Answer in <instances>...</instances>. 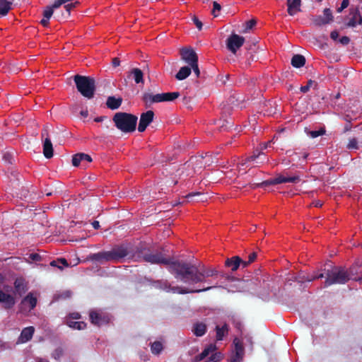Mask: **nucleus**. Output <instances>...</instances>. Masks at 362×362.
<instances>
[{
  "label": "nucleus",
  "mask_w": 362,
  "mask_h": 362,
  "mask_svg": "<svg viewBox=\"0 0 362 362\" xmlns=\"http://www.w3.org/2000/svg\"><path fill=\"white\" fill-rule=\"evenodd\" d=\"M219 287L217 284L212 286H208L206 287H202L200 288H191L185 286H172L167 281L163 282L161 285V288H163L165 291L168 293H177V294H188V293H202L204 291H209L214 288Z\"/></svg>",
  "instance_id": "nucleus-6"
},
{
  "label": "nucleus",
  "mask_w": 362,
  "mask_h": 362,
  "mask_svg": "<svg viewBox=\"0 0 362 362\" xmlns=\"http://www.w3.org/2000/svg\"><path fill=\"white\" fill-rule=\"evenodd\" d=\"M0 303H3L4 309L9 310L15 305L16 299L13 295L6 293L0 288Z\"/></svg>",
  "instance_id": "nucleus-13"
},
{
  "label": "nucleus",
  "mask_w": 362,
  "mask_h": 362,
  "mask_svg": "<svg viewBox=\"0 0 362 362\" xmlns=\"http://www.w3.org/2000/svg\"><path fill=\"white\" fill-rule=\"evenodd\" d=\"M72 295V292L70 291H64L63 293H62L59 296V297L61 298H64V299H66V298H69Z\"/></svg>",
  "instance_id": "nucleus-58"
},
{
  "label": "nucleus",
  "mask_w": 362,
  "mask_h": 362,
  "mask_svg": "<svg viewBox=\"0 0 362 362\" xmlns=\"http://www.w3.org/2000/svg\"><path fill=\"white\" fill-rule=\"evenodd\" d=\"M69 320H78L81 318V315L78 313H73L69 315Z\"/></svg>",
  "instance_id": "nucleus-63"
},
{
  "label": "nucleus",
  "mask_w": 362,
  "mask_h": 362,
  "mask_svg": "<svg viewBox=\"0 0 362 362\" xmlns=\"http://www.w3.org/2000/svg\"><path fill=\"white\" fill-rule=\"evenodd\" d=\"M122 103V98H117L115 96H109L106 101V105L110 110H117L121 106Z\"/></svg>",
  "instance_id": "nucleus-24"
},
{
  "label": "nucleus",
  "mask_w": 362,
  "mask_h": 362,
  "mask_svg": "<svg viewBox=\"0 0 362 362\" xmlns=\"http://www.w3.org/2000/svg\"><path fill=\"white\" fill-rule=\"evenodd\" d=\"M216 347L215 344H209L207 347H206L201 354L196 356L194 357V361L199 362L204 359L206 356L209 355L210 353L214 352L216 350Z\"/></svg>",
  "instance_id": "nucleus-25"
},
{
  "label": "nucleus",
  "mask_w": 362,
  "mask_h": 362,
  "mask_svg": "<svg viewBox=\"0 0 362 362\" xmlns=\"http://www.w3.org/2000/svg\"><path fill=\"white\" fill-rule=\"evenodd\" d=\"M314 83L315 82L313 80H311V79L308 80L306 86H303L300 87V91L303 93H307L308 91H309L312 84Z\"/></svg>",
  "instance_id": "nucleus-49"
},
{
  "label": "nucleus",
  "mask_w": 362,
  "mask_h": 362,
  "mask_svg": "<svg viewBox=\"0 0 362 362\" xmlns=\"http://www.w3.org/2000/svg\"><path fill=\"white\" fill-rule=\"evenodd\" d=\"M66 325L69 327L78 330H82L86 327V323L83 321H73L71 320H67Z\"/></svg>",
  "instance_id": "nucleus-31"
},
{
  "label": "nucleus",
  "mask_w": 362,
  "mask_h": 362,
  "mask_svg": "<svg viewBox=\"0 0 362 362\" xmlns=\"http://www.w3.org/2000/svg\"><path fill=\"white\" fill-rule=\"evenodd\" d=\"M158 102H171L177 99L180 95L179 92H170V93H158Z\"/></svg>",
  "instance_id": "nucleus-19"
},
{
  "label": "nucleus",
  "mask_w": 362,
  "mask_h": 362,
  "mask_svg": "<svg viewBox=\"0 0 362 362\" xmlns=\"http://www.w3.org/2000/svg\"><path fill=\"white\" fill-rule=\"evenodd\" d=\"M138 117L131 113L118 112L115 114L112 121L115 127L124 133H132L136 130Z\"/></svg>",
  "instance_id": "nucleus-4"
},
{
  "label": "nucleus",
  "mask_w": 362,
  "mask_h": 362,
  "mask_svg": "<svg viewBox=\"0 0 362 362\" xmlns=\"http://www.w3.org/2000/svg\"><path fill=\"white\" fill-rule=\"evenodd\" d=\"M244 355L233 353L232 354V356H230V362H242L243 359Z\"/></svg>",
  "instance_id": "nucleus-43"
},
{
  "label": "nucleus",
  "mask_w": 362,
  "mask_h": 362,
  "mask_svg": "<svg viewBox=\"0 0 362 362\" xmlns=\"http://www.w3.org/2000/svg\"><path fill=\"white\" fill-rule=\"evenodd\" d=\"M14 294L22 296L28 291L27 284L24 279L17 278L14 281Z\"/></svg>",
  "instance_id": "nucleus-16"
},
{
  "label": "nucleus",
  "mask_w": 362,
  "mask_h": 362,
  "mask_svg": "<svg viewBox=\"0 0 362 362\" xmlns=\"http://www.w3.org/2000/svg\"><path fill=\"white\" fill-rule=\"evenodd\" d=\"M214 8L212 10V14L216 17L218 15L216 13V11H220L221 9V6L216 1L213 2Z\"/></svg>",
  "instance_id": "nucleus-54"
},
{
  "label": "nucleus",
  "mask_w": 362,
  "mask_h": 362,
  "mask_svg": "<svg viewBox=\"0 0 362 362\" xmlns=\"http://www.w3.org/2000/svg\"><path fill=\"white\" fill-rule=\"evenodd\" d=\"M202 196L203 194L201 192H195L189 193L185 196V198L187 199V202H191L194 200V197H201Z\"/></svg>",
  "instance_id": "nucleus-45"
},
{
  "label": "nucleus",
  "mask_w": 362,
  "mask_h": 362,
  "mask_svg": "<svg viewBox=\"0 0 362 362\" xmlns=\"http://www.w3.org/2000/svg\"><path fill=\"white\" fill-rule=\"evenodd\" d=\"M349 41H350L349 38L346 36H344L339 39L340 43L343 45H346L349 44Z\"/></svg>",
  "instance_id": "nucleus-60"
},
{
  "label": "nucleus",
  "mask_w": 362,
  "mask_h": 362,
  "mask_svg": "<svg viewBox=\"0 0 362 362\" xmlns=\"http://www.w3.org/2000/svg\"><path fill=\"white\" fill-rule=\"evenodd\" d=\"M300 178L298 175L286 177V182L297 183L300 182Z\"/></svg>",
  "instance_id": "nucleus-51"
},
{
  "label": "nucleus",
  "mask_w": 362,
  "mask_h": 362,
  "mask_svg": "<svg viewBox=\"0 0 362 362\" xmlns=\"http://www.w3.org/2000/svg\"><path fill=\"white\" fill-rule=\"evenodd\" d=\"M233 124V122L232 121H229V120H224L223 122V124L219 126V129H220V131H222V130H226L228 128V125H229L230 127H231Z\"/></svg>",
  "instance_id": "nucleus-53"
},
{
  "label": "nucleus",
  "mask_w": 362,
  "mask_h": 362,
  "mask_svg": "<svg viewBox=\"0 0 362 362\" xmlns=\"http://www.w3.org/2000/svg\"><path fill=\"white\" fill-rule=\"evenodd\" d=\"M136 257L143 261L153 264H164L168 266L169 272L177 280H180L189 285H199V286L210 281L207 278L216 276L218 272L215 268L197 266L183 260H172L166 258L160 252L152 251L148 247L142 246L137 248Z\"/></svg>",
  "instance_id": "nucleus-1"
},
{
  "label": "nucleus",
  "mask_w": 362,
  "mask_h": 362,
  "mask_svg": "<svg viewBox=\"0 0 362 362\" xmlns=\"http://www.w3.org/2000/svg\"><path fill=\"white\" fill-rule=\"evenodd\" d=\"M120 60L119 58L117 57H115L114 59H112V65L115 67H117V66H120Z\"/></svg>",
  "instance_id": "nucleus-64"
},
{
  "label": "nucleus",
  "mask_w": 362,
  "mask_h": 362,
  "mask_svg": "<svg viewBox=\"0 0 362 362\" xmlns=\"http://www.w3.org/2000/svg\"><path fill=\"white\" fill-rule=\"evenodd\" d=\"M158 95L157 94L153 95L151 93H145L143 95L142 100L146 104H152L158 102Z\"/></svg>",
  "instance_id": "nucleus-33"
},
{
  "label": "nucleus",
  "mask_w": 362,
  "mask_h": 362,
  "mask_svg": "<svg viewBox=\"0 0 362 362\" xmlns=\"http://www.w3.org/2000/svg\"><path fill=\"white\" fill-rule=\"evenodd\" d=\"M59 263H61L63 264L64 267H68L69 266V264L66 261V259L64 258H60V259H58L57 260H53L50 262V265L52 267H58L59 269H63V267L62 266H59L58 264Z\"/></svg>",
  "instance_id": "nucleus-38"
},
{
  "label": "nucleus",
  "mask_w": 362,
  "mask_h": 362,
  "mask_svg": "<svg viewBox=\"0 0 362 362\" xmlns=\"http://www.w3.org/2000/svg\"><path fill=\"white\" fill-rule=\"evenodd\" d=\"M233 344L235 346L233 353L240 354H245V349L243 346V342L238 339L235 338L233 340Z\"/></svg>",
  "instance_id": "nucleus-34"
},
{
  "label": "nucleus",
  "mask_w": 362,
  "mask_h": 362,
  "mask_svg": "<svg viewBox=\"0 0 362 362\" xmlns=\"http://www.w3.org/2000/svg\"><path fill=\"white\" fill-rule=\"evenodd\" d=\"M192 21L194 23L196 27L198 28V30H201L203 26L202 23L198 19V18L196 16H194L192 17Z\"/></svg>",
  "instance_id": "nucleus-55"
},
{
  "label": "nucleus",
  "mask_w": 362,
  "mask_h": 362,
  "mask_svg": "<svg viewBox=\"0 0 362 362\" xmlns=\"http://www.w3.org/2000/svg\"><path fill=\"white\" fill-rule=\"evenodd\" d=\"M91 161V157L84 153H76L72 157V165L75 167L78 166L81 163H90Z\"/></svg>",
  "instance_id": "nucleus-18"
},
{
  "label": "nucleus",
  "mask_w": 362,
  "mask_h": 362,
  "mask_svg": "<svg viewBox=\"0 0 362 362\" xmlns=\"http://www.w3.org/2000/svg\"><path fill=\"white\" fill-rule=\"evenodd\" d=\"M288 13L293 16L300 11L301 0H287Z\"/></svg>",
  "instance_id": "nucleus-17"
},
{
  "label": "nucleus",
  "mask_w": 362,
  "mask_h": 362,
  "mask_svg": "<svg viewBox=\"0 0 362 362\" xmlns=\"http://www.w3.org/2000/svg\"><path fill=\"white\" fill-rule=\"evenodd\" d=\"M206 325L202 322H197L194 324L192 327V332L197 337H202L206 332Z\"/></svg>",
  "instance_id": "nucleus-22"
},
{
  "label": "nucleus",
  "mask_w": 362,
  "mask_h": 362,
  "mask_svg": "<svg viewBox=\"0 0 362 362\" xmlns=\"http://www.w3.org/2000/svg\"><path fill=\"white\" fill-rule=\"evenodd\" d=\"M338 37H339L338 31L333 30L331 32L330 37L332 38V40H333L334 41H336L337 40Z\"/></svg>",
  "instance_id": "nucleus-62"
},
{
  "label": "nucleus",
  "mask_w": 362,
  "mask_h": 362,
  "mask_svg": "<svg viewBox=\"0 0 362 362\" xmlns=\"http://www.w3.org/2000/svg\"><path fill=\"white\" fill-rule=\"evenodd\" d=\"M275 185H279L281 183L286 182V176L283 175H278L275 178H274Z\"/></svg>",
  "instance_id": "nucleus-48"
},
{
  "label": "nucleus",
  "mask_w": 362,
  "mask_h": 362,
  "mask_svg": "<svg viewBox=\"0 0 362 362\" xmlns=\"http://www.w3.org/2000/svg\"><path fill=\"white\" fill-rule=\"evenodd\" d=\"M3 160L7 164H13L14 161L13 154L8 151L4 153Z\"/></svg>",
  "instance_id": "nucleus-39"
},
{
  "label": "nucleus",
  "mask_w": 362,
  "mask_h": 362,
  "mask_svg": "<svg viewBox=\"0 0 362 362\" xmlns=\"http://www.w3.org/2000/svg\"><path fill=\"white\" fill-rule=\"evenodd\" d=\"M256 21L255 19H252L245 22V28L243 30V33H247L249 30L252 29L256 25Z\"/></svg>",
  "instance_id": "nucleus-47"
},
{
  "label": "nucleus",
  "mask_w": 362,
  "mask_h": 362,
  "mask_svg": "<svg viewBox=\"0 0 362 362\" xmlns=\"http://www.w3.org/2000/svg\"><path fill=\"white\" fill-rule=\"evenodd\" d=\"M12 2L8 0H0V16H6L11 9Z\"/></svg>",
  "instance_id": "nucleus-29"
},
{
  "label": "nucleus",
  "mask_w": 362,
  "mask_h": 362,
  "mask_svg": "<svg viewBox=\"0 0 362 362\" xmlns=\"http://www.w3.org/2000/svg\"><path fill=\"white\" fill-rule=\"evenodd\" d=\"M49 127L48 125H45L43 129H42V132H41V137L42 139L43 138H46V137H49Z\"/></svg>",
  "instance_id": "nucleus-52"
},
{
  "label": "nucleus",
  "mask_w": 362,
  "mask_h": 362,
  "mask_svg": "<svg viewBox=\"0 0 362 362\" xmlns=\"http://www.w3.org/2000/svg\"><path fill=\"white\" fill-rule=\"evenodd\" d=\"M43 154L47 158L53 156V147L49 137H46L43 141Z\"/></svg>",
  "instance_id": "nucleus-23"
},
{
  "label": "nucleus",
  "mask_w": 362,
  "mask_h": 362,
  "mask_svg": "<svg viewBox=\"0 0 362 362\" xmlns=\"http://www.w3.org/2000/svg\"><path fill=\"white\" fill-rule=\"evenodd\" d=\"M35 333V327L33 326L27 327L23 329L20 336L18 338L17 344H24L32 339Z\"/></svg>",
  "instance_id": "nucleus-14"
},
{
  "label": "nucleus",
  "mask_w": 362,
  "mask_h": 362,
  "mask_svg": "<svg viewBox=\"0 0 362 362\" xmlns=\"http://www.w3.org/2000/svg\"><path fill=\"white\" fill-rule=\"evenodd\" d=\"M74 81L77 90L83 96L88 99L93 98L95 93V81L93 78L88 76L76 75L74 76Z\"/></svg>",
  "instance_id": "nucleus-5"
},
{
  "label": "nucleus",
  "mask_w": 362,
  "mask_h": 362,
  "mask_svg": "<svg viewBox=\"0 0 362 362\" xmlns=\"http://www.w3.org/2000/svg\"><path fill=\"white\" fill-rule=\"evenodd\" d=\"M228 330H229L228 325L226 323L222 327H219L218 325H217L216 327V340H218V341L222 340L223 337L226 334H228Z\"/></svg>",
  "instance_id": "nucleus-27"
},
{
  "label": "nucleus",
  "mask_w": 362,
  "mask_h": 362,
  "mask_svg": "<svg viewBox=\"0 0 362 362\" xmlns=\"http://www.w3.org/2000/svg\"><path fill=\"white\" fill-rule=\"evenodd\" d=\"M245 38L237 34H232L227 40L226 45L228 49L233 54L243 46Z\"/></svg>",
  "instance_id": "nucleus-10"
},
{
  "label": "nucleus",
  "mask_w": 362,
  "mask_h": 362,
  "mask_svg": "<svg viewBox=\"0 0 362 362\" xmlns=\"http://www.w3.org/2000/svg\"><path fill=\"white\" fill-rule=\"evenodd\" d=\"M264 156V154L262 152H258L257 153H254L253 155L247 157L245 162L242 163V165H245L249 162L255 161L259 156Z\"/></svg>",
  "instance_id": "nucleus-41"
},
{
  "label": "nucleus",
  "mask_w": 362,
  "mask_h": 362,
  "mask_svg": "<svg viewBox=\"0 0 362 362\" xmlns=\"http://www.w3.org/2000/svg\"><path fill=\"white\" fill-rule=\"evenodd\" d=\"M89 317L91 323L98 326L107 324L110 321L108 315L98 313L97 311H90Z\"/></svg>",
  "instance_id": "nucleus-12"
},
{
  "label": "nucleus",
  "mask_w": 362,
  "mask_h": 362,
  "mask_svg": "<svg viewBox=\"0 0 362 362\" xmlns=\"http://www.w3.org/2000/svg\"><path fill=\"white\" fill-rule=\"evenodd\" d=\"M305 64V58L301 54H295L291 59V64L296 68H300Z\"/></svg>",
  "instance_id": "nucleus-28"
},
{
  "label": "nucleus",
  "mask_w": 362,
  "mask_h": 362,
  "mask_svg": "<svg viewBox=\"0 0 362 362\" xmlns=\"http://www.w3.org/2000/svg\"><path fill=\"white\" fill-rule=\"evenodd\" d=\"M243 98L240 99L239 97V95H238V94H233L228 99V104L231 105L233 106H238L240 104L239 102H243Z\"/></svg>",
  "instance_id": "nucleus-36"
},
{
  "label": "nucleus",
  "mask_w": 362,
  "mask_h": 362,
  "mask_svg": "<svg viewBox=\"0 0 362 362\" xmlns=\"http://www.w3.org/2000/svg\"><path fill=\"white\" fill-rule=\"evenodd\" d=\"M129 76H132L133 78L136 83H142L144 84V74L141 71V69H133L131 72Z\"/></svg>",
  "instance_id": "nucleus-30"
},
{
  "label": "nucleus",
  "mask_w": 362,
  "mask_h": 362,
  "mask_svg": "<svg viewBox=\"0 0 362 362\" xmlns=\"http://www.w3.org/2000/svg\"><path fill=\"white\" fill-rule=\"evenodd\" d=\"M181 58L188 64L191 68H198V57L194 50L189 47H185L180 49Z\"/></svg>",
  "instance_id": "nucleus-8"
},
{
  "label": "nucleus",
  "mask_w": 362,
  "mask_h": 362,
  "mask_svg": "<svg viewBox=\"0 0 362 362\" xmlns=\"http://www.w3.org/2000/svg\"><path fill=\"white\" fill-rule=\"evenodd\" d=\"M270 185H275L274 179L267 180L263 181L260 183L252 184L251 185V188L256 189L257 187H267Z\"/></svg>",
  "instance_id": "nucleus-37"
},
{
  "label": "nucleus",
  "mask_w": 362,
  "mask_h": 362,
  "mask_svg": "<svg viewBox=\"0 0 362 362\" xmlns=\"http://www.w3.org/2000/svg\"><path fill=\"white\" fill-rule=\"evenodd\" d=\"M221 354L220 352H216L212 354L211 356L209 358L208 362H217L221 359Z\"/></svg>",
  "instance_id": "nucleus-46"
},
{
  "label": "nucleus",
  "mask_w": 362,
  "mask_h": 362,
  "mask_svg": "<svg viewBox=\"0 0 362 362\" xmlns=\"http://www.w3.org/2000/svg\"><path fill=\"white\" fill-rule=\"evenodd\" d=\"M324 16H311L310 19L311 25L315 27H320L331 23L334 21V16L329 8H325Z\"/></svg>",
  "instance_id": "nucleus-7"
},
{
  "label": "nucleus",
  "mask_w": 362,
  "mask_h": 362,
  "mask_svg": "<svg viewBox=\"0 0 362 362\" xmlns=\"http://www.w3.org/2000/svg\"><path fill=\"white\" fill-rule=\"evenodd\" d=\"M191 72L192 69H180L175 75V78L178 81H182L187 78L191 74Z\"/></svg>",
  "instance_id": "nucleus-35"
},
{
  "label": "nucleus",
  "mask_w": 362,
  "mask_h": 362,
  "mask_svg": "<svg viewBox=\"0 0 362 362\" xmlns=\"http://www.w3.org/2000/svg\"><path fill=\"white\" fill-rule=\"evenodd\" d=\"M153 117L154 112L152 110H148L142 113L140 116L138 131L139 132H144L146 127L153 122Z\"/></svg>",
  "instance_id": "nucleus-11"
},
{
  "label": "nucleus",
  "mask_w": 362,
  "mask_h": 362,
  "mask_svg": "<svg viewBox=\"0 0 362 362\" xmlns=\"http://www.w3.org/2000/svg\"><path fill=\"white\" fill-rule=\"evenodd\" d=\"M216 347L215 344H209L207 347H206L201 354L196 356L194 357V361L199 362L204 359L206 356L209 355L210 353L214 352L216 350Z\"/></svg>",
  "instance_id": "nucleus-26"
},
{
  "label": "nucleus",
  "mask_w": 362,
  "mask_h": 362,
  "mask_svg": "<svg viewBox=\"0 0 362 362\" xmlns=\"http://www.w3.org/2000/svg\"><path fill=\"white\" fill-rule=\"evenodd\" d=\"M349 21L346 24L348 27H355L357 24L362 23V17L357 9H351L349 15Z\"/></svg>",
  "instance_id": "nucleus-15"
},
{
  "label": "nucleus",
  "mask_w": 362,
  "mask_h": 362,
  "mask_svg": "<svg viewBox=\"0 0 362 362\" xmlns=\"http://www.w3.org/2000/svg\"><path fill=\"white\" fill-rule=\"evenodd\" d=\"M150 345L151 353L154 355L160 354L163 349V344L159 341H156L153 343H151Z\"/></svg>",
  "instance_id": "nucleus-32"
},
{
  "label": "nucleus",
  "mask_w": 362,
  "mask_h": 362,
  "mask_svg": "<svg viewBox=\"0 0 362 362\" xmlns=\"http://www.w3.org/2000/svg\"><path fill=\"white\" fill-rule=\"evenodd\" d=\"M29 258L35 262H39L41 260V256L37 253H31L29 255Z\"/></svg>",
  "instance_id": "nucleus-56"
},
{
  "label": "nucleus",
  "mask_w": 362,
  "mask_h": 362,
  "mask_svg": "<svg viewBox=\"0 0 362 362\" xmlns=\"http://www.w3.org/2000/svg\"><path fill=\"white\" fill-rule=\"evenodd\" d=\"M326 131L324 128H321L319 130L317 131H310L309 132V135L312 137V138H316L319 136H322V135H324L325 134Z\"/></svg>",
  "instance_id": "nucleus-42"
},
{
  "label": "nucleus",
  "mask_w": 362,
  "mask_h": 362,
  "mask_svg": "<svg viewBox=\"0 0 362 362\" xmlns=\"http://www.w3.org/2000/svg\"><path fill=\"white\" fill-rule=\"evenodd\" d=\"M195 162L197 165H200V168H205L206 166H209L214 161L212 156L206 153L204 156H199L195 157Z\"/></svg>",
  "instance_id": "nucleus-21"
},
{
  "label": "nucleus",
  "mask_w": 362,
  "mask_h": 362,
  "mask_svg": "<svg viewBox=\"0 0 362 362\" xmlns=\"http://www.w3.org/2000/svg\"><path fill=\"white\" fill-rule=\"evenodd\" d=\"M64 351L62 347L57 348L52 353V357L56 360H59L63 355Z\"/></svg>",
  "instance_id": "nucleus-44"
},
{
  "label": "nucleus",
  "mask_w": 362,
  "mask_h": 362,
  "mask_svg": "<svg viewBox=\"0 0 362 362\" xmlns=\"http://www.w3.org/2000/svg\"><path fill=\"white\" fill-rule=\"evenodd\" d=\"M37 303V298L30 292L22 299L19 305L18 312L21 313L29 312L36 307Z\"/></svg>",
  "instance_id": "nucleus-9"
},
{
  "label": "nucleus",
  "mask_w": 362,
  "mask_h": 362,
  "mask_svg": "<svg viewBox=\"0 0 362 362\" xmlns=\"http://www.w3.org/2000/svg\"><path fill=\"white\" fill-rule=\"evenodd\" d=\"M348 148H358V142L357 140L354 138L349 140V144L347 145Z\"/></svg>",
  "instance_id": "nucleus-50"
},
{
  "label": "nucleus",
  "mask_w": 362,
  "mask_h": 362,
  "mask_svg": "<svg viewBox=\"0 0 362 362\" xmlns=\"http://www.w3.org/2000/svg\"><path fill=\"white\" fill-rule=\"evenodd\" d=\"M56 8L54 7V4L51 6H47L43 11V16L45 18H50L53 14L54 9Z\"/></svg>",
  "instance_id": "nucleus-40"
},
{
  "label": "nucleus",
  "mask_w": 362,
  "mask_h": 362,
  "mask_svg": "<svg viewBox=\"0 0 362 362\" xmlns=\"http://www.w3.org/2000/svg\"><path fill=\"white\" fill-rule=\"evenodd\" d=\"M241 262L242 259L239 256H233L226 260L225 266L230 268L233 272H235L240 266Z\"/></svg>",
  "instance_id": "nucleus-20"
},
{
  "label": "nucleus",
  "mask_w": 362,
  "mask_h": 362,
  "mask_svg": "<svg viewBox=\"0 0 362 362\" xmlns=\"http://www.w3.org/2000/svg\"><path fill=\"white\" fill-rule=\"evenodd\" d=\"M257 258V253L253 252L250 253L248 256L247 263H252Z\"/></svg>",
  "instance_id": "nucleus-59"
},
{
  "label": "nucleus",
  "mask_w": 362,
  "mask_h": 362,
  "mask_svg": "<svg viewBox=\"0 0 362 362\" xmlns=\"http://www.w3.org/2000/svg\"><path fill=\"white\" fill-rule=\"evenodd\" d=\"M353 275L352 268L346 269L343 267H333L331 269H327L326 272L324 286L328 287L333 284H345L351 279Z\"/></svg>",
  "instance_id": "nucleus-2"
},
{
  "label": "nucleus",
  "mask_w": 362,
  "mask_h": 362,
  "mask_svg": "<svg viewBox=\"0 0 362 362\" xmlns=\"http://www.w3.org/2000/svg\"><path fill=\"white\" fill-rule=\"evenodd\" d=\"M128 255L127 248L124 245H120L113 247L110 251L94 253L90 256V259L100 263L104 262H120Z\"/></svg>",
  "instance_id": "nucleus-3"
},
{
  "label": "nucleus",
  "mask_w": 362,
  "mask_h": 362,
  "mask_svg": "<svg viewBox=\"0 0 362 362\" xmlns=\"http://www.w3.org/2000/svg\"><path fill=\"white\" fill-rule=\"evenodd\" d=\"M324 277V274L323 273H320L317 275H315L313 276H312L311 278H309V279H307V281H312L315 279H322Z\"/></svg>",
  "instance_id": "nucleus-61"
},
{
  "label": "nucleus",
  "mask_w": 362,
  "mask_h": 362,
  "mask_svg": "<svg viewBox=\"0 0 362 362\" xmlns=\"http://www.w3.org/2000/svg\"><path fill=\"white\" fill-rule=\"evenodd\" d=\"M349 6V0H343L341 7L337 8V12H341L344 8Z\"/></svg>",
  "instance_id": "nucleus-57"
}]
</instances>
